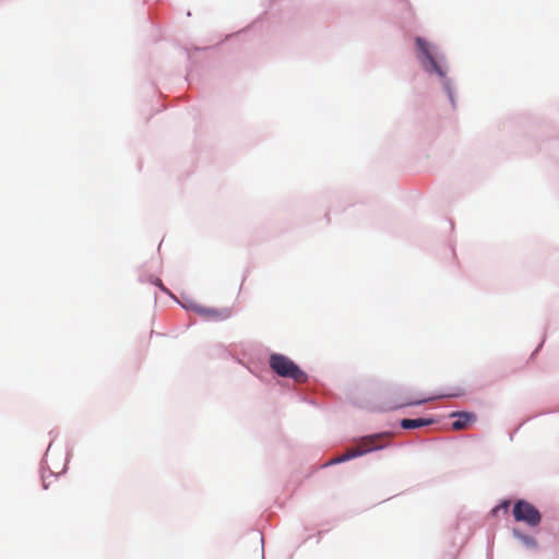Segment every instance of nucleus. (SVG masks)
Masks as SVG:
<instances>
[{"label":"nucleus","instance_id":"obj_1","mask_svg":"<svg viewBox=\"0 0 559 559\" xmlns=\"http://www.w3.org/2000/svg\"><path fill=\"white\" fill-rule=\"evenodd\" d=\"M389 435L386 433H379V435H372L367 436L360 439L356 448H352L347 450L342 455L332 459L326 465L337 464L345 461H348L350 459L360 456L362 454H366L370 451L379 450L384 447L383 443H381V440L384 438H388Z\"/></svg>","mask_w":559,"mask_h":559},{"label":"nucleus","instance_id":"obj_8","mask_svg":"<svg viewBox=\"0 0 559 559\" xmlns=\"http://www.w3.org/2000/svg\"><path fill=\"white\" fill-rule=\"evenodd\" d=\"M510 501L509 500H504L502 501L499 506H497L492 512L496 514L498 513L499 511H503L504 513H508L509 511V508H510Z\"/></svg>","mask_w":559,"mask_h":559},{"label":"nucleus","instance_id":"obj_5","mask_svg":"<svg viewBox=\"0 0 559 559\" xmlns=\"http://www.w3.org/2000/svg\"><path fill=\"white\" fill-rule=\"evenodd\" d=\"M451 416L456 417V419L451 424L454 430H462L467 428L469 423L475 419V416L468 413H453Z\"/></svg>","mask_w":559,"mask_h":559},{"label":"nucleus","instance_id":"obj_7","mask_svg":"<svg viewBox=\"0 0 559 559\" xmlns=\"http://www.w3.org/2000/svg\"><path fill=\"white\" fill-rule=\"evenodd\" d=\"M513 534L515 537H518L520 540H522L523 544L525 546H527L528 548H532V549L537 548V542L534 537L524 535V534L520 533L519 531H514Z\"/></svg>","mask_w":559,"mask_h":559},{"label":"nucleus","instance_id":"obj_6","mask_svg":"<svg viewBox=\"0 0 559 559\" xmlns=\"http://www.w3.org/2000/svg\"><path fill=\"white\" fill-rule=\"evenodd\" d=\"M433 423L432 419H424V418H417V419H402L401 427L404 429H417L420 427H425L428 425H431Z\"/></svg>","mask_w":559,"mask_h":559},{"label":"nucleus","instance_id":"obj_2","mask_svg":"<svg viewBox=\"0 0 559 559\" xmlns=\"http://www.w3.org/2000/svg\"><path fill=\"white\" fill-rule=\"evenodd\" d=\"M270 367L280 377L290 378L297 383L307 381V374L292 359L282 354L271 355Z\"/></svg>","mask_w":559,"mask_h":559},{"label":"nucleus","instance_id":"obj_3","mask_svg":"<svg viewBox=\"0 0 559 559\" xmlns=\"http://www.w3.org/2000/svg\"><path fill=\"white\" fill-rule=\"evenodd\" d=\"M513 516L516 522H524L530 526H537L542 521L539 511L525 500H519L514 504Z\"/></svg>","mask_w":559,"mask_h":559},{"label":"nucleus","instance_id":"obj_4","mask_svg":"<svg viewBox=\"0 0 559 559\" xmlns=\"http://www.w3.org/2000/svg\"><path fill=\"white\" fill-rule=\"evenodd\" d=\"M416 44L420 51V59L425 69L429 72H436L442 76L443 72L439 64L437 63V61L435 60L433 56L431 55L428 44L420 37L416 38Z\"/></svg>","mask_w":559,"mask_h":559},{"label":"nucleus","instance_id":"obj_9","mask_svg":"<svg viewBox=\"0 0 559 559\" xmlns=\"http://www.w3.org/2000/svg\"><path fill=\"white\" fill-rule=\"evenodd\" d=\"M435 397L431 396V397L421 399V400H417V401H408V402L404 403L403 406L420 405V404H424V403H426L428 401H431Z\"/></svg>","mask_w":559,"mask_h":559}]
</instances>
